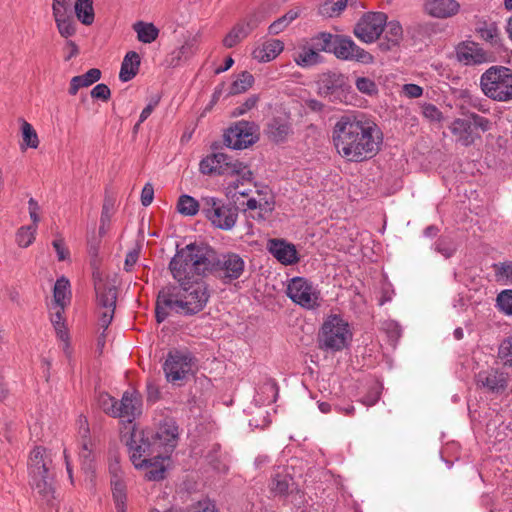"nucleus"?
I'll use <instances>...</instances> for the list:
<instances>
[{"mask_svg":"<svg viewBox=\"0 0 512 512\" xmlns=\"http://www.w3.org/2000/svg\"><path fill=\"white\" fill-rule=\"evenodd\" d=\"M332 139L338 154L351 162L374 157L383 141L378 125L365 115L355 113H346L337 119Z\"/></svg>","mask_w":512,"mask_h":512,"instance_id":"nucleus-1","label":"nucleus"},{"mask_svg":"<svg viewBox=\"0 0 512 512\" xmlns=\"http://www.w3.org/2000/svg\"><path fill=\"white\" fill-rule=\"evenodd\" d=\"M209 297L207 285L203 282L167 286L160 290L157 296L156 321H165L170 311L184 316L195 315L204 309Z\"/></svg>","mask_w":512,"mask_h":512,"instance_id":"nucleus-2","label":"nucleus"},{"mask_svg":"<svg viewBox=\"0 0 512 512\" xmlns=\"http://www.w3.org/2000/svg\"><path fill=\"white\" fill-rule=\"evenodd\" d=\"M208 262V247L190 243L177 250L169 263V269L173 278L183 286L195 282V276H207Z\"/></svg>","mask_w":512,"mask_h":512,"instance_id":"nucleus-3","label":"nucleus"},{"mask_svg":"<svg viewBox=\"0 0 512 512\" xmlns=\"http://www.w3.org/2000/svg\"><path fill=\"white\" fill-rule=\"evenodd\" d=\"M51 467V453L44 447H35L28 461L30 485L43 503L53 506L55 490Z\"/></svg>","mask_w":512,"mask_h":512,"instance_id":"nucleus-4","label":"nucleus"},{"mask_svg":"<svg viewBox=\"0 0 512 512\" xmlns=\"http://www.w3.org/2000/svg\"><path fill=\"white\" fill-rule=\"evenodd\" d=\"M352 332L349 324L339 315H330L322 324L318 334V345L323 351H342L350 344Z\"/></svg>","mask_w":512,"mask_h":512,"instance_id":"nucleus-5","label":"nucleus"},{"mask_svg":"<svg viewBox=\"0 0 512 512\" xmlns=\"http://www.w3.org/2000/svg\"><path fill=\"white\" fill-rule=\"evenodd\" d=\"M208 275H213L223 284L238 280L245 271V261L233 252L217 254L208 247Z\"/></svg>","mask_w":512,"mask_h":512,"instance_id":"nucleus-6","label":"nucleus"},{"mask_svg":"<svg viewBox=\"0 0 512 512\" xmlns=\"http://www.w3.org/2000/svg\"><path fill=\"white\" fill-rule=\"evenodd\" d=\"M483 93L492 100H512V70L504 66H492L480 78Z\"/></svg>","mask_w":512,"mask_h":512,"instance_id":"nucleus-7","label":"nucleus"},{"mask_svg":"<svg viewBox=\"0 0 512 512\" xmlns=\"http://www.w3.org/2000/svg\"><path fill=\"white\" fill-rule=\"evenodd\" d=\"M448 128L456 138L457 143L464 147H469L476 140L481 139V135L477 130L482 132L488 131L491 128V121L474 112H468L464 118H455Z\"/></svg>","mask_w":512,"mask_h":512,"instance_id":"nucleus-8","label":"nucleus"},{"mask_svg":"<svg viewBox=\"0 0 512 512\" xmlns=\"http://www.w3.org/2000/svg\"><path fill=\"white\" fill-rule=\"evenodd\" d=\"M199 168L200 172L206 175L241 176L243 180H250L252 176V171L247 165L238 160H232L224 153H213L203 158Z\"/></svg>","mask_w":512,"mask_h":512,"instance_id":"nucleus-9","label":"nucleus"},{"mask_svg":"<svg viewBox=\"0 0 512 512\" xmlns=\"http://www.w3.org/2000/svg\"><path fill=\"white\" fill-rule=\"evenodd\" d=\"M201 212L214 227L225 231L231 230L238 218L237 207L215 197L202 198Z\"/></svg>","mask_w":512,"mask_h":512,"instance_id":"nucleus-10","label":"nucleus"},{"mask_svg":"<svg viewBox=\"0 0 512 512\" xmlns=\"http://www.w3.org/2000/svg\"><path fill=\"white\" fill-rule=\"evenodd\" d=\"M93 281L99 309V325L105 330L114 317L117 291L116 287L104 280L99 272L93 274Z\"/></svg>","mask_w":512,"mask_h":512,"instance_id":"nucleus-11","label":"nucleus"},{"mask_svg":"<svg viewBox=\"0 0 512 512\" xmlns=\"http://www.w3.org/2000/svg\"><path fill=\"white\" fill-rule=\"evenodd\" d=\"M127 446L130 460L136 469H143L156 454L162 453L153 440L151 432L133 430Z\"/></svg>","mask_w":512,"mask_h":512,"instance_id":"nucleus-12","label":"nucleus"},{"mask_svg":"<svg viewBox=\"0 0 512 512\" xmlns=\"http://www.w3.org/2000/svg\"><path fill=\"white\" fill-rule=\"evenodd\" d=\"M287 296L302 308L313 310L320 306V291L304 277H293L287 285Z\"/></svg>","mask_w":512,"mask_h":512,"instance_id":"nucleus-13","label":"nucleus"},{"mask_svg":"<svg viewBox=\"0 0 512 512\" xmlns=\"http://www.w3.org/2000/svg\"><path fill=\"white\" fill-rule=\"evenodd\" d=\"M387 18L384 12L364 13L354 27V35L364 43L375 42L384 32Z\"/></svg>","mask_w":512,"mask_h":512,"instance_id":"nucleus-14","label":"nucleus"},{"mask_svg":"<svg viewBox=\"0 0 512 512\" xmlns=\"http://www.w3.org/2000/svg\"><path fill=\"white\" fill-rule=\"evenodd\" d=\"M192 361L193 357L188 351H170L163 364V371L167 381L177 383L184 380L192 371Z\"/></svg>","mask_w":512,"mask_h":512,"instance_id":"nucleus-15","label":"nucleus"},{"mask_svg":"<svg viewBox=\"0 0 512 512\" xmlns=\"http://www.w3.org/2000/svg\"><path fill=\"white\" fill-rule=\"evenodd\" d=\"M256 125L253 122L239 121L224 134V143L234 150H242L258 140Z\"/></svg>","mask_w":512,"mask_h":512,"instance_id":"nucleus-16","label":"nucleus"},{"mask_svg":"<svg viewBox=\"0 0 512 512\" xmlns=\"http://www.w3.org/2000/svg\"><path fill=\"white\" fill-rule=\"evenodd\" d=\"M331 53L338 59L355 60L364 64H370L374 60L369 52L357 46L351 38L342 35H336Z\"/></svg>","mask_w":512,"mask_h":512,"instance_id":"nucleus-17","label":"nucleus"},{"mask_svg":"<svg viewBox=\"0 0 512 512\" xmlns=\"http://www.w3.org/2000/svg\"><path fill=\"white\" fill-rule=\"evenodd\" d=\"M153 440L162 453L169 454L177 445L178 426L172 418H166L160 422L155 433H152Z\"/></svg>","mask_w":512,"mask_h":512,"instance_id":"nucleus-18","label":"nucleus"},{"mask_svg":"<svg viewBox=\"0 0 512 512\" xmlns=\"http://www.w3.org/2000/svg\"><path fill=\"white\" fill-rule=\"evenodd\" d=\"M262 22V17L259 14H250L230 30V32L223 39V45L227 48L236 46L239 42L245 39L258 25Z\"/></svg>","mask_w":512,"mask_h":512,"instance_id":"nucleus-19","label":"nucleus"},{"mask_svg":"<svg viewBox=\"0 0 512 512\" xmlns=\"http://www.w3.org/2000/svg\"><path fill=\"white\" fill-rule=\"evenodd\" d=\"M267 250L283 265H292L299 261L295 245L284 239H269L267 242Z\"/></svg>","mask_w":512,"mask_h":512,"instance_id":"nucleus-20","label":"nucleus"},{"mask_svg":"<svg viewBox=\"0 0 512 512\" xmlns=\"http://www.w3.org/2000/svg\"><path fill=\"white\" fill-rule=\"evenodd\" d=\"M117 410L120 415H116L115 418L132 423L142 412V402L139 395L135 392H124L120 402H118Z\"/></svg>","mask_w":512,"mask_h":512,"instance_id":"nucleus-21","label":"nucleus"},{"mask_svg":"<svg viewBox=\"0 0 512 512\" xmlns=\"http://www.w3.org/2000/svg\"><path fill=\"white\" fill-rule=\"evenodd\" d=\"M423 10L433 18L446 19L459 12L460 4L456 0H425Z\"/></svg>","mask_w":512,"mask_h":512,"instance_id":"nucleus-22","label":"nucleus"},{"mask_svg":"<svg viewBox=\"0 0 512 512\" xmlns=\"http://www.w3.org/2000/svg\"><path fill=\"white\" fill-rule=\"evenodd\" d=\"M477 383L492 393H502L507 387L508 378L497 370L483 371L477 375Z\"/></svg>","mask_w":512,"mask_h":512,"instance_id":"nucleus-23","label":"nucleus"},{"mask_svg":"<svg viewBox=\"0 0 512 512\" xmlns=\"http://www.w3.org/2000/svg\"><path fill=\"white\" fill-rule=\"evenodd\" d=\"M457 60L464 65H476L486 62L487 56L482 48L473 42L462 43L456 48Z\"/></svg>","mask_w":512,"mask_h":512,"instance_id":"nucleus-24","label":"nucleus"},{"mask_svg":"<svg viewBox=\"0 0 512 512\" xmlns=\"http://www.w3.org/2000/svg\"><path fill=\"white\" fill-rule=\"evenodd\" d=\"M197 51V41L195 38L187 39L183 45L173 49L165 58L167 67H177L182 62L191 58Z\"/></svg>","mask_w":512,"mask_h":512,"instance_id":"nucleus-25","label":"nucleus"},{"mask_svg":"<svg viewBox=\"0 0 512 512\" xmlns=\"http://www.w3.org/2000/svg\"><path fill=\"white\" fill-rule=\"evenodd\" d=\"M284 49V43L279 39H271L256 47L252 56L259 62H270L274 60Z\"/></svg>","mask_w":512,"mask_h":512,"instance_id":"nucleus-26","label":"nucleus"},{"mask_svg":"<svg viewBox=\"0 0 512 512\" xmlns=\"http://www.w3.org/2000/svg\"><path fill=\"white\" fill-rule=\"evenodd\" d=\"M112 470V478H111V486H112V496L115 505L116 512H127L126 511V501H127V493H126V484L124 483L121 475L116 472V467H111Z\"/></svg>","mask_w":512,"mask_h":512,"instance_id":"nucleus-27","label":"nucleus"},{"mask_svg":"<svg viewBox=\"0 0 512 512\" xmlns=\"http://www.w3.org/2000/svg\"><path fill=\"white\" fill-rule=\"evenodd\" d=\"M141 64V58L135 51H129L123 58L119 79L122 82H128L132 80L138 73Z\"/></svg>","mask_w":512,"mask_h":512,"instance_id":"nucleus-28","label":"nucleus"},{"mask_svg":"<svg viewBox=\"0 0 512 512\" xmlns=\"http://www.w3.org/2000/svg\"><path fill=\"white\" fill-rule=\"evenodd\" d=\"M356 4V0H324L318 6V14L325 18L338 17L348 5L356 6Z\"/></svg>","mask_w":512,"mask_h":512,"instance_id":"nucleus-29","label":"nucleus"},{"mask_svg":"<svg viewBox=\"0 0 512 512\" xmlns=\"http://www.w3.org/2000/svg\"><path fill=\"white\" fill-rule=\"evenodd\" d=\"M149 461L143 469H148L146 472V478L149 481H161L166 475V466L164 461L169 459V454L158 453Z\"/></svg>","mask_w":512,"mask_h":512,"instance_id":"nucleus-30","label":"nucleus"},{"mask_svg":"<svg viewBox=\"0 0 512 512\" xmlns=\"http://www.w3.org/2000/svg\"><path fill=\"white\" fill-rule=\"evenodd\" d=\"M101 78V71L97 68L89 69L85 74L74 76L70 81L69 94L76 95L80 88L88 87Z\"/></svg>","mask_w":512,"mask_h":512,"instance_id":"nucleus-31","label":"nucleus"},{"mask_svg":"<svg viewBox=\"0 0 512 512\" xmlns=\"http://www.w3.org/2000/svg\"><path fill=\"white\" fill-rule=\"evenodd\" d=\"M133 30L137 34V39L145 44L154 42L158 35L159 29L153 23L137 21L133 24Z\"/></svg>","mask_w":512,"mask_h":512,"instance_id":"nucleus-32","label":"nucleus"},{"mask_svg":"<svg viewBox=\"0 0 512 512\" xmlns=\"http://www.w3.org/2000/svg\"><path fill=\"white\" fill-rule=\"evenodd\" d=\"M81 431L83 432V441L81 450L79 452V458L82 464V469L88 473L93 470V451L90 447V441L87 439V434L89 433V428L86 425L85 427L81 428Z\"/></svg>","mask_w":512,"mask_h":512,"instance_id":"nucleus-33","label":"nucleus"},{"mask_svg":"<svg viewBox=\"0 0 512 512\" xmlns=\"http://www.w3.org/2000/svg\"><path fill=\"white\" fill-rule=\"evenodd\" d=\"M291 132V125L287 121L277 118L273 119L268 127L269 137L277 143L284 142Z\"/></svg>","mask_w":512,"mask_h":512,"instance_id":"nucleus-34","label":"nucleus"},{"mask_svg":"<svg viewBox=\"0 0 512 512\" xmlns=\"http://www.w3.org/2000/svg\"><path fill=\"white\" fill-rule=\"evenodd\" d=\"M75 14L84 25H91L94 21L93 0H76L74 4Z\"/></svg>","mask_w":512,"mask_h":512,"instance_id":"nucleus-35","label":"nucleus"},{"mask_svg":"<svg viewBox=\"0 0 512 512\" xmlns=\"http://www.w3.org/2000/svg\"><path fill=\"white\" fill-rule=\"evenodd\" d=\"M385 38L388 42L387 49H390L392 46L398 45L403 38V28L399 21L392 20L387 21L384 28Z\"/></svg>","mask_w":512,"mask_h":512,"instance_id":"nucleus-36","label":"nucleus"},{"mask_svg":"<svg viewBox=\"0 0 512 512\" xmlns=\"http://www.w3.org/2000/svg\"><path fill=\"white\" fill-rule=\"evenodd\" d=\"M177 211L184 216H195L201 211V203L190 195H181L177 202Z\"/></svg>","mask_w":512,"mask_h":512,"instance_id":"nucleus-37","label":"nucleus"},{"mask_svg":"<svg viewBox=\"0 0 512 512\" xmlns=\"http://www.w3.org/2000/svg\"><path fill=\"white\" fill-rule=\"evenodd\" d=\"M321 58L322 57L318 50L316 51L314 48H308L299 52L297 56H295L294 60L297 65L306 68L320 63Z\"/></svg>","mask_w":512,"mask_h":512,"instance_id":"nucleus-38","label":"nucleus"},{"mask_svg":"<svg viewBox=\"0 0 512 512\" xmlns=\"http://www.w3.org/2000/svg\"><path fill=\"white\" fill-rule=\"evenodd\" d=\"M70 283L65 277L56 280L53 289V297L55 305L65 306L67 295L70 293Z\"/></svg>","mask_w":512,"mask_h":512,"instance_id":"nucleus-39","label":"nucleus"},{"mask_svg":"<svg viewBox=\"0 0 512 512\" xmlns=\"http://www.w3.org/2000/svg\"><path fill=\"white\" fill-rule=\"evenodd\" d=\"M292 478L288 475L276 474L270 483V491L275 496H286L289 491Z\"/></svg>","mask_w":512,"mask_h":512,"instance_id":"nucleus-40","label":"nucleus"},{"mask_svg":"<svg viewBox=\"0 0 512 512\" xmlns=\"http://www.w3.org/2000/svg\"><path fill=\"white\" fill-rule=\"evenodd\" d=\"M253 83V75L247 71H244L238 76V78L235 81H233L229 93L232 95L244 93L252 87Z\"/></svg>","mask_w":512,"mask_h":512,"instance_id":"nucleus-41","label":"nucleus"},{"mask_svg":"<svg viewBox=\"0 0 512 512\" xmlns=\"http://www.w3.org/2000/svg\"><path fill=\"white\" fill-rule=\"evenodd\" d=\"M299 12L296 10H290L282 17L275 20L268 27V32L271 35H277L281 33L293 20L298 18Z\"/></svg>","mask_w":512,"mask_h":512,"instance_id":"nucleus-42","label":"nucleus"},{"mask_svg":"<svg viewBox=\"0 0 512 512\" xmlns=\"http://www.w3.org/2000/svg\"><path fill=\"white\" fill-rule=\"evenodd\" d=\"M495 280L502 285L512 284V262H504L493 265Z\"/></svg>","mask_w":512,"mask_h":512,"instance_id":"nucleus-43","label":"nucleus"},{"mask_svg":"<svg viewBox=\"0 0 512 512\" xmlns=\"http://www.w3.org/2000/svg\"><path fill=\"white\" fill-rule=\"evenodd\" d=\"M480 37L489 42L492 45L500 44V30L495 23H484L482 27L478 29Z\"/></svg>","mask_w":512,"mask_h":512,"instance_id":"nucleus-44","label":"nucleus"},{"mask_svg":"<svg viewBox=\"0 0 512 512\" xmlns=\"http://www.w3.org/2000/svg\"><path fill=\"white\" fill-rule=\"evenodd\" d=\"M335 39L336 35L322 32L312 38V46L318 51L331 52Z\"/></svg>","mask_w":512,"mask_h":512,"instance_id":"nucleus-45","label":"nucleus"},{"mask_svg":"<svg viewBox=\"0 0 512 512\" xmlns=\"http://www.w3.org/2000/svg\"><path fill=\"white\" fill-rule=\"evenodd\" d=\"M99 407L109 416L120 415L117 411L118 401L108 393H100L98 396Z\"/></svg>","mask_w":512,"mask_h":512,"instance_id":"nucleus-46","label":"nucleus"},{"mask_svg":"<svg viewBox=\"0 0 512 512\" xmlns=\"http://www.w3.org/2000/svg\"><path fill=\"white\" fill-rule=\"evenodd\" d=\"M54 20L62 37L69 38L75 34L76 28L73 15L69 17H57L54 18Z\"/></svg>","mask_w":512,"mask_h":512,"instance_id":"nucleus-47","label":"nucleus"},{"mask_svg":"<svg viewBox=\"0 0 512 512\" xmlns=\"http://www.w3.org/2000/svg\"><path fill=\"white\" fill-rule=\"evenodd\" d=\"M37 227L35 225H29L21 227L16 234V241L21 247H28L35 239Z\"/></svg>","mask_w":512,"mask_h":512,"instance_id":"nucleus-48","label":"nucleus"},{"mask_svg":"<svg viewBox=\"0 0 512 512\" xmlns=\"http://www.w3.org/2000/svg\"><path fill=\"white\" fill-rule=\"evenodd\" d=\"M261 393L266 394V397L263 398L259 395V399L257 401H260L261 403L265 404H271L276 401L277 395H278V387L276 382L273 380H268L263 383V385L259 388Z\"/></svg>","mask_w":512,"mask_h":512,"instance_id":"nucleus-49","label":"nucleus"},{"mask_svg":"<svg viewBox=\"0 0 512 512\" xmlns=\"http://www.w3.org/2000/svg\"><path fill=\"white\" fill-rule=\"evenodd\" d=\"M242 205H245L246 208L248 210H255V209H259L260 212H271L273 207V202H270L266 199H263V198H260V199H256L254 197H251L247 200L246 203H242ZM259 219H263V215L261 213H259V216H258Z\"/></svg>","mask_w":512,"mask_h":512,"instance_id":"nucleus-50","label":"nucleus"},{"mask_svg":"<svg viewBox=\"0 0 512 512\" xmlns=\"http://www.w3.org/2000/svg\"><path fill=\"white\" fill-rule=\"evenodd\" d=\"M73 0H53V17H69L72 14Z\"/></svg>","mask_w":512,"mask_h":512,"instance_id":"nucleus-51","label":"nucleus"},{"mask_svg":"<svg viewBox=\"0 0 512 512\" xmlns=\"http://www.w3.org/2000/svg\"><path fill=\"white\" fill-rule=\"evenodd\" d=\"M355 86L362 94L373 96L378 93L376 83L368 77H358L355 81Z\"/></svg>","mask_w":512,"mask_h":512,"instance_id":"nucleus-52","label":"nucleus"},{"mask_svg":"<svg viewBox=\"0 0 512 512\" xmlns=\"http://www.w3.org/2000/svg\"><path fill=\"white\" fill-rule=\"evenodd\" d=\"M497 307L506 315H512V289H506L497 296Z\"/></svg>","mask_w":512,"mask_h":512,"instance_id":"nucleus-53","label":"nucleus"},{"mask_svg":"<svg viewBox=\"0 0 512 512\" xmlns=\"http://www.w3.org/2000/svg\"><path fill=\"white\" fill-rule=\"evenodd\" d=\"M22 136L25 144L31 148H37L39 144L35 129L26 121L22 122Z\"/></svg>","mask_w":512,"mask_h":512,"instance_id":"nucleus-54","label":"nucleus"},{"mask_svg":"<svg viewBox=\"0 0 512 512\" xmlns=\"http://www.w3.org/2000/svg\"><path fill=\"white\" fill-rule=\"evenodd\" d=\"M341 86L340 79L335 74L328 75L321 80L320 92L322 95L332 94L338 87Z\"/></svg>","mask_w":512,"mask_h":512,"instance_id":"nucleus-55","label":"nucleus"},{"mask_svg":"<svg viewBox=\"0 0 512 512\" xmlns=\"http://www.w3.org/2000/svg\"><path fill=\"white\" fill-rule=\"evenodd\" d=\"M435 250L443 255L445 258H450L455 253V247L451 241L446 239H439L434 244Z\"/></svg>","mask_w":512,"mask_h":512,"instance_id":"nucleus-56","label":"nucleus"},{"mask_svg":"<svg viewBox=\"0 0 512 512\" xmlns=\"http://www.w3.org/2000/svg\"><path fill=\"white\" fill-rule=\"evenodd\" d=\"M258 101L259 97L257 95H251L245 100L244 103H242L233 110V115L240 116L245 114L246 112L254 108L257 105Z\"/></svg>","mask_w":512,"mask_h":512,"instance_id":"nucleus-57","label":"nucleus"},{"mask_svg":"<svg viewBox=\"0 0 512 512\" xmlns=\"http://www.w3.org/2000/svg\"><path fill=\"white\" fill-rule=\"evenodd\" d=\"M111 96V91L109 87L104 84L100 83L97 84L92 90H91V97L95 99H100L102 101H108Z\"/></svg>","mask_w":512,"mask_h":512,"instance_id":"nucleus-58","label":"nucleus"},{"mask_svg":"<svg viewBox=\"0 0 512 512\" xmlns=\"http://www.w3.org/2000/svg\"><path fill=\"white\" fill-rule=\"evenodd\" d=\"M380 398V389L378 385L372 386L367 394L361 399V403L367 407L375 405Z\"/></svg>","mask_w":512,"mask_h":512,"instance_id":"nucleus-59","label":"nucleus"},{"mask_svg":"<svg viewBox=\"0 0 512 512\" xmlns=\"http://www.w3.org/2000/svg\"><path fill=\"white\" fill-rule=\"evenodd\" d=\"M53 309L55 311L51 314V322H52L54 328L55 329H59V327L64 328V317H63L64 306L55 305L53 307Z\"/></svg>","mask_w":512,"mask_h":512,"instance_id":"nucleus-60","label":"nucleus"},{"mask_svg":"<svg viewBox=\"0 0 512 512\" xmlns=\"http://www.w3.org/2000/svg\"><path fill=\"white\" fill-rule=\"evenodd\" d=\"M188 512H219L215 504L209 500L199 501L189 508Z\"/></svg>","mask_w":512,"mask_h":512,"instance_id":"nucleus-61","label":"nucleus"},{"mask_svg":"<svg viewBox=\"0 0 512 512\" xmlns=\"http://www.w3.org/2000/svg\"><path fill=\"white\" fill-rule=\"evenodd\" d=\"M52 245L57 253V258L59 261H64L69 257V251L66 249L64 240L62 238H57L53 240Z\"/></svg>","mask_w":512,"mask_h":512,"instance_id":"nucleus-62","label":"nucleus"},{"mask_svg":"<svg viewBox=\"0 0 512 512\" xmlns=\"http://www.w3.org/2000/svg\"><path fill=\"white\" fill-rule=\"evenodd\" d=\"M28 209H29L30 218L32 220V225H35V227H37V225L40 221V216H39L40 206L34 198L29 199Z\"/></svg>","mask_w":512,"mask_h":512,"instance_id":"nucleus-63","label":"nucleus"},{"mask_svg":"<svg viewBox=\"0 0 512 512\" xmlns=\"http://www.w3.org/2000/svg\"><path fill=\"white\" fill-rule=\"evenodd\" d=\"M154 198V188L151 183H146L141 191V203L143 206H149Z\"/></svg>","mask_w":512,"mask_h":512,"instance_id":"nucleus-64","label":"nucleus"}]
</instances>
